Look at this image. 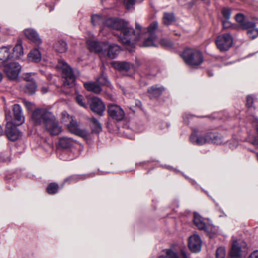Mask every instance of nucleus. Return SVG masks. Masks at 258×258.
<instances>
[{"mask_svg":"<svg viewBox=\"0 0 258 258\" xmlns=\"http://www.w3.org/2000/svg\"><path fill=\"white\" fill-rule=\"evenodd\" d=\"M107 27L110 29L118 31L117 34L120 41L125 44L132 45V42L139 39L141 37L139 34L135 33L133 28L128 26V23L122 19L108 18L104 20L103 27Z\"/></svg>","mask_w":258,"mask_h":258,"instance_id":"f257e3e1","label":"nucleus"},{"mask_svg":"<svg viewBox=\"0 0 258 258\" xmlns=\"http://www.w3.org/2000/svg\"><path fill=\"white\" fill-rule=\"evenodd\" d=\"M32 119L36 125H41L51 135H58L62 131L54 115L45 109L34 110L32 114Z\"/></svg>","mask_w":258,"mask_h":258,"instance_id":"f03ea898","label":"nucleus"},{"mask_svg":"<svg viewBox=\"0 0 258 258\" xmlns=\"http://www.w3.org/2000/svg\"><path fill=\"white\" fill-rule=\"evenodd\" d=\"M158 23L157 21H154L148 26L147 29V31L145 32V29H143L142 26L140 25L138 22L135 23V31L136 34H139L140 38L138 39L134 40L138 41L140 40L141 38H144V41L143 42V45L146 47L154 46V41L155 39L157 38L155 32L158 28Z\"/></svg>","mask_w":258,"mask_h":258,"instance_id":"7ed1b4c3","label":"nucleus"},{"mask_svg":"<svg viewBox=\"0 0 258 258\" xmlns=\"http://www.w3.org/2000/svg\"><path fill=\"white\" fill-rule=\"evenodd\" d=\"M59 145L63 148L67 149L72 148V149L74 148L77 150L76 152L72 155H68L69 154V151H62L60 155V158L63 160H73L78 157L79 155L80 152L83 149V147L80 143L71 138L66 137L60 138L59 140Z\"/></svg>","mask_w":258,"mask_h":258,"instance_id":"20e7f679","label":"nucleus"},{"mask_svg":"<svg viewBox=\"0 0 258 258\" xmlns=\"http://www.w3.org/2000/svg\"><path fill=\"white\" fill-rule=\"evenodd\" d=\"M180 55L185 63L191 66H199L203 61L202 52L195 49L186 48Z\"/></svg>","mask_w":258,"mask_h":258,"instance_id":"39448f33","label":"nucleus"},{"mask_svg":"<svg viewBox=\"0 0 258 258\" xmlns=\"http://www.w3.org/2000/svg\"><path fill=\"white\" fill-rule=\"evenodd\" d=\"M11 112L10 110H6V119L8 120L6 124V134L8 138L11 141L17 140L20 136V132L17 129L16 125L11 120Z\"/></svg>","mask_w":258,"mask_h":258,"instance_id":"423d86ee","label":"nucleus"},{"mask_svg":"<svg viewBox=\"0 0 258 258\" xmlns=\"http://www.w3.org/2000/svg\"><path fill=\"white\" fill-rule=\"evenodd\" d=\"M137 67L134 64L126 61H113L111 64L112 67L117 70L126 73L127 76H131L134 74L137 68L139 67L140 64L136 62Z\"/></svg>","mask_w":258,"mask_h":258,"instance_id":"0eeeda50","label":"nucleus"},{"mask_svg":"<svg viewBox=\"0 0 258 258\" xmlns=\"http://www.w3.org/2000/svg\"><path fill=\"white\" fill-rule=\"evenodd\" d=\"M216 44L221 51H227L233 44V37L229 33L220 35L216 38Z\"/></svg>","mask_w":258,"mask_h":258,"instance_id":"6e6552de","label":"nucleus"},{"mask_svg":"<svg viewBox=\"0 0 258 258\" xmlns=\"http://www.w3.org/2000/svg\"><path fill=\"white\" fill-rule=\"evenodd\" d=\"M21 70V66L16 62H12L4 66V71L7 77L11 80H16Z\"/></svg>","mask_w":258,"mask_h":258,"instance_id":"1a4fd4ad","label":"nucleus"},{"mask_svg":"<svg viewBox=\"0 0 258 258\" xmlns=\"http://www.w3.org/2000/svg\"><path fill=\"white\" fill-rule=\"evenodd\" d=\"M189 140L192 144L196 145L209 144V141H211L209 138L208 133L202 134L198 130L194 131L191 134Z\"/></svg>","mask_w":258,"mask_h":258,"instance_id":"9d476101","label":"nucleus"},{"mask_svg":"<svg viewBox=\"0 0 258 258\" xmlns=\"http://www.w3.org/2000/svg\"><path fill=\"white\" fill-rule=\"evenodd\" d=\"M66 125L71 133L84 138H87L88 137L89 134L88 132L85 129L81 128L76 120L74 119H71V121Z\"/></svg>","mask_w":258,"mask_h":258,"instance_id":"9b49d317","label":"nucleus"},{"mask_svg":"<svg viewBox=\"0 0 258 258\" xmlns=\"http://www.w3.org/2000/svg\"><path fill=\"white\" fill-rule=\"evenodd\" d=\"M108 113L110 117L117 121L122 120L125 116V113L122 108L116 104L108 105Z\"/></svg>","mask_w":258,"mask_h":258,"instance_id":"f8f14e48","label":"nucleus"},{"mask_svg":"<svg viewBox=\"0 0 258 258\" xmlns=\"http://www.w3.org/2000/svg\"><path fill=\"white\" fill-rule=\"evenodd\" d=\"M91 110L95 113L102 116L105 109V106L102 101L98 97L92 98L90 101Z\"/></svg>","mask_w":258,"mask_h":258,"instance_id":"ddd939ff","label":"nucleus"},{"mask_svg":"<svg viewBox=\"0 0 258 258\" xmlns=\"http://www.w3.org/2000/svg\"><path fill=\"white\" fill-rule=\"evenodd\" d=\"M57 67L61 69L63 75L66 79H69L72 81L74 80V75L72 69L63 59L58 60Z\"/></svg>","mask_w":258,"mask_h":258,"instance_id":"4468645a","label":"nucleus"},{"mask_svg":"<svg viewBox=\"0 0 258 258\" xmlns=\"http://www.w3.org/2000/svg\"><path fill=\"white\" fill-rule=\"evenodd\" d=\"M202 246V240L198 235L194 234L189 238L188 247L194 252H199Z\"/></svg>","mask_w":258,"mask_h":258,"instance_id":"2eb2a0df","label":"nucleus"},{"mask_svg":"<svg viewBox=\"0 0 258 258\" xmlns=\"http://www.w3.org/2000/svg\"><path fill=\"white\" fill-rule=\"evenodd\" d=\"M120 50V47L115 44H108L106 43L104 44L103 52H107V55L111 59L115 58Z\"/></svg>","mask_w":258,"mask_h":258,"instance_id":"dca6fc26","label":"nucleus"},{"mask_svg":"<svg viewBox=\"0 0 258 258\" xmlns=\"http://www.w3.org/2000/svg\"><path fill=\"white\" fill-rule=\"evenodd\" d=\"M14 119L17 125L23 124L25 121V117L23 115L21 106L17 104L14 105L13 108Z\"/></svg>","mask_w":258,"mask_h":258,"instance_id":"f3484780","label":"nucleus"},{"mask_svg":"<svg viewBox=\"0 0 258 258\" xmlns=\"http://www.w3.org/2000/svg\"><path fill=\"white\" fill-rule=\"evenodd\" d=\"M24 34L27 38L35 44L39 45L41 43L42 40L35 30L31 28L26 29L24 30Z\"/></svg>","mask_w":258,"mask_h":258,"instance_id":"a211bd4d","label":"nucleus"},{"mask_svg":"<svg viewBox=\"0 0 258 258\" xmlns=\"http://www.w3.org/2000/svg\"><path fill=\"white\" fill-rule=\"evenodd\" d=\"M246 244L244 242L240 245L237 241H234L232 245L230 251V256L232 258H239L241 256V252L245 248Z\"/></svg>","mask_w":258,"mask_h":258,"instance_id":"6ab92c4d","label":"nucleus"},{"mask_svg":"<svg viewBox=\"0 0 258 258\" xmlns=\"http://www.w3.org/2000/svg\"><path fill=\"white\" fill-rule=\"evenodd\" d=\"M10 49L11 46H3L0 48V64H5L12 57Z\"/></svg>","mask_w":258,"mask_h":258,"instance_id":"aec40b11","label":"nucleus"},{"mask_svg":"<svg viewBox=\"0 0 258 258\" xmlns=\"http://www.w3.org/2000/svg\"><path fill=\"white\" fill-rule=\"evenodd\" d=\"M194 222L200 230L209 232V226L204 222L203 218L197 213L194 214Z\"/></svg>","mask_w":258,"mask_h":258,"instance_id":"412c9836","label":"nucleus"},{"mask_svg":"<svg viewBox=\"0 0 258 258\" xmlns=\"http://www.w3.org/2000/svg\"><path fill=\"white\" fill-rule=\"evenodd\" d=\"M105 42H99L98 41L88 40L87 44L89 50L95 52H103L104 44Z\"/></svg>","mask_w":258,"mask_h":258,"instance_id":"4be33fe9","label":"nucleus"},{"mask_svg":"<svg viewBox=\"0 0 258 258\" xmlns=\"http://www.w3.org/2000/svg\"><path fill=\"white\" fill-rule=\"evenodd\" d=\"M164 90V88L163 87L156 85L149 88L148 92L151 97H158L161 95Z\"/></svg>","mask_w":258,"mask_h":258,"instance_id":"5701e85b","label":"nucleus"},{"mask_svg":"<svg viewBox=\"0 0 258 258\" xmlns=\"http://www.w3.org/2000/svg\"><path fill=\"white\" fill-rule=\"evenodd\" d=\"M22 43L21 40L19 39L17 44L13 48V54L16 58L20 59L24 55L23 47Z\"/></svg>","mask_w":258,"mask_h":258,"instance_id":"b1692460","label":"nucleus"},{"mask_svg":"<svg viewBox=\"0 0 258 258\" xmlns=\"http://www.w3.org/2000/svg\"><path fill=\"white\" fill-rule=\"evenodd\" d=\"M28 58L29 61L38 62L41 59V54L37 48L32 50L28 55Z\"/></svg>","mask_w":258,"mask_h":258,"instance_id":"393cba45","label":"nucleus"},{"mask_svg":"<svg viewBox=\"0 0 258 258\" xmlns=\"http://www.w3.org/2000/svg\"><path fill=\"white\" fill-rule=\"evenodd\" d=\"M208 136L211 140L209 141V143L221 144L223 142V137L220 134L209 132Z\"/></svg>","mask_w":258,"mask_h":258,"instance_id":"a878e982","label":"nucleus"},{"mask_svg":"<svg viewBox=\"0 0 258 258\" xmlns=\"http://www.w3.org/2000/svg\"><path fill=\"white\" fill-rule=\"evenodd\" d=\"M84 87L88 91L93 92L96 94L99 93L102 90L99 85L93 82L84 83Z\"/></svg>","mask_w":258,"mask_h":258,"instance_id":"bb28decb","label":"nucleus"},{"mask_svg":"<svg viewBox=\"0 0 258 258\" xmlns=\"http://www.w3.org/2000/svg\"><path fill=\"white\" fill-rule=\"evenodd\" d=\"M37 85L35 82H27L23 87L24 91L29 95L35 93Z\"/></svg>","mask_w":258,"mask_h":258,"instance_id":"cd10ccee","label":"nucleus"},{"mask_svg":"<svg viewBox=\"0 0 258 258\" xmlns=\"http://www.w3.org/2000/svg\"><path fill=\"white\" fill-rule=\"evenodd\" d=\"M54 48L56 51L63 53L67 50V45L65 41L60 40L55 43Z\"/></svg>","mask_w":258,"mask_h":258,"instance_id":"c85d7f7f","label":"nucleus"},{"mask_svg":"<svg viewBox=\"0 0 258 258\" xmlns=\"http://www.w3.org/2000/svg\"><path fill=\"white\" fill-rule=\"evenodd\" d=\"M175 20L173 13H164L163 17V23L166 25H169Z\"/></svg>","mask_w":258,"mask_h":258,"instance_id":"c756f323","label":"nucleus"},{"mask_svg":"<svg viewBox=\"0 0 258 258\" xmlns=\"http://www.w3.org/2000/svg\"><path fill=\"white\" fill-rule=\"evenodd\" d=\"M91 127L94 133H99L102 131V126L100 122L95 118H91Z\"/></svg>","mask_w":258,"mask_h":258,"instance_id":"7c9ffc66","label":"nucleus"},{"mask_svg":"<svg viewBox=\"0 0 258 258\" xmlns=\"http://www.w3.org/2000/svg\"><path fill=\"white\" fill-rule=\"evenodd\" d=\"M105 18H102L98 15H94L92 16V23L93 25H100L103 27Z\"/></svg>","mask_w":258,"mask_h":258,"instance_id":"2f4dec72","label":"nucleus"},{"mask_svg":"<svg viewBox=\"0 0 258 258\" xmlns=\"http://www.w3.org/2000/svg\"><path fill=\"white\" fill-rule=\"evenodd\" d=\"M166 256L161 255L159 258H179L176 252L171 249H166Z\"/></svg>","mask_w":258,"mask_h":258,"instance_id":"473e14b6","label":"nucleus"},{"mask_svg":"<svg viewBox=\"0 0 258 258\" xmlns=\"http://www.w3.org/2000/svg\"><path fill=\"white\" fill-rule=\"evenodd\" d=\"M248 37L251 39H254L258 36V28L256 26L247 31Z\"/></svg>","mask_w":258,"mask_h":258,"instance_id":"72a5a7b5","label":"nucleus"},{"mask_svg":"<svg viewBox=\"0 0 258 258\" xmlns=\"http://www.w3.org/2000/svg\"><path fill=\"white\" fill-rule=\"evenodd\" d=\"M58 185L55 183H50L47 188V191L49 194H55L58 190Z\"/></svg>","mask_w":258,"mask_h":258,"instance_id":"f704fd0d","label":"nucleus"},{"mask_svg":"<svg viewBox=\"0 0 258 258\" xmlns=\"http://www.w3.org/2000/svg\"><path fill=\"white\" fill-rule=\"evenodd\" d=\"M255 22L254 21H250L248 20H246L244 23L243 24L242 28L243 29H246L247 31L255 27Z\"/></svg>","mask_w":258,"mask_h":258,"instance_id":"c9c22d12","label":"nucleus"},{"mask_svg":"<svg viewBox=\"0 0 258 258\" xmlns=\"http://www.w3.org/2000/svg\"><path fill=\"white\" fill-rule=\"evenodd\" d=\"M75 100L77 103L81 107L85 108L87 107V104L84 102V98L82 95H77L75 97Z\"/></svg>","mask_w":258,"mask_h":258,"instance_id":"e433bc0d","label":"nucleus"},{"mask_svg":"<svg viewBox=\"0 0 258 258\" xmlns=\"http://www.w3.org/2000/svg\"><path fill=\"white\" fill-rule=\"evenodd\" d=\"M61 119L62 122L66 125L71 121V119L73 118L66 111H63L61 113Z\"/></svg>","mask_w":258,"mask_h":258,"instance_id":"4c0bfd02","label":"nucleus"},{"mask_svg":"<svg viewBox=\"0 0 258 258\" xmlns=\"http://www.w3.org/2000/svg\"><path fill=\"white\" fill-rule=\"evenodd\" d=\"M222 14L223 16L222 19L229 20L231 15V10L229 8H224L222 10Z\"/></svg>","mask_w":258,"mask_h":258,"instance_id":"58836bf2","label":"nucleus"},{"mask_svg":"<svg viewBox=\"0 0 258 258\" xmlns=\"http://www.w3.org/2000/svg\"><path fill=\"white\" fill-rule=\"evenodd\" d=\"M89 175H74L70 176L68 178L66 179L65 181H67L68 180H75L78 179H84L88 177H89Z\"/></svg>","mask_w":258,"mask_h":258,"instance_id":"ea45409f","label":"nucleus"},{"mask_svg":"<svg viewBox=\"0 0 258 258\" xmlns=\"http://www.w3.org/2000/svg\"><path fill=\"white\" fill-rule=\"evenodd\" d=\"M216 258H225V250L223 247H220L216 250Z\"/></svg>","mask_w":258,"mask_h":258,"instance_id":"a19ab883","label":"nucleus"},{"mask_svg":"<svg viewBox=\"0 0 258 258\" xmlns=\"http://www.w3.org/2000/svg\"><path fill=\"white\" fill-rule=\"evenodd\" d=\"M235 19L237 22L239 23L241 27L246 20L245 19L244 15L242 14H237L235 16Z\"/></svg>","mask_w":258,"mask_h":258,"instance_id":"79ce46f5","label":"nucleus"},{"mask_svg":"<svg viewBox=\"0 0 258 258\" xmlns=\"http://www.w3.org/2000/svg\"><path fill=\"white\" fill-rule=\"evenodd\" d=\"M160 44L162 46L166 47H171L173 46V42L168 39H162L160 40Z\"/></svg>","mask_w":258,"mask_h":258,"instance_id":"37998d69","label":"nucleus"},{"mask_svg":"<svg viewBox=\"0 0 258 258\" xmlns=\"http://www.w3.org/2000/svg\"><path fill=\"white\" fill-rule=\"evenodd\" d=\"M96 80L100 85H106L108 82L107 77L103 74L97 78Z\"/></svg>","mask_w":258,"mask_h":258,"instance_id":"c03bdc74","label":"nucleus"},{"mask_svg":"<svg viewBox=\"0 0 258 258\" xmlns=\"http://www.w3.org/2000/svg\"><path fill=\"white\" fill-rule=\"evenodd\" d=\"M248 142L258 148V136H253L248 138Z\"/></svg>","mask_w":258,"mask_h":258,"instance_id":"a18cd8bd","label":"nucleus"},{"mask_svg":"<svg viewBox=\"0 0 258 258\" xmlns=\"http://www.w3.org/2000/svg\"><path fill=\"white\" fill-rule=\"evenodd\" d=\"M222 22L223 27L224 29L230 28L233 27L231 23L229 21V20L222 19Z\"/></svg>","mask_w":258,"mask_h":258,"instance_id":"49530a36","label":"nucleus"},{"mask_svg":"<svg viewBox=\"0 0 258 258\" xmlns=\"http://www.w3.org/2000/svg\"><path fill=\"white\" fill-rule=\"evenodd\" d=\"M135 3V0H124V4L127 9L133 8Z\"/></svg>","mask_w":258,"mask_h":258,"instance_id":"de8ad7c7","label":"nucleus"},{"mask_svg":"<svg viewBox=\"0 0 258 258\" xmlns=\"http://www.w3.org/2000/svg\"><path fill=\"white\" fill-rule=\"evenodd\" d=\"M10 161V156H6L4 153L0 154V162H7Z\"/></svg>","mask_w":258,"mask_h":258,"instance_id":"09e8293b","label":"nucleus"},{"mask_svg":"<svg viewBox=\"0 0 258 258\" xmlns=\"http://www.w3.org/2000/svg\"><path fill=\"white\" fill-rule=\"evenodd\" d=\"M32 75H34V73H26L24 76V79L28 82H34L31 77Z\"/></svg>","mask_w":258,"mask_h":258,"instance_id":"8fccbe9b","label":"nucleus"},{"mask_svg":"<svg viewBox=\"0 0 258 258\" xmlns=\"http://www.w3.org/2000/svg\"><path fill=\"white\" fill-rule=\"evenodd\" d=\"M248 258H258V250L252 252L248 257Z\"/></svg>","mask_w":258,"mask_h":258,"instance_id":"3c124183","label":"nucleus"},{"mask_svg":"<svg viewBox=\"0 0 258 258\" xmlns=\"http://www.w3.org/2000/svg\"><path fill=\"white\" fill-rule=\"evenodd\" d=\"M191 115L190 114L185 113L183 116L184 121L186 123H188V119L191 117Z\"/></svg>","mask_w":258,"mask_h":258,"instance_id":"603ef678","label":"nucleus"},{"mask_svg":"<svg viewBox=\"0 0 258 258\" xmlns=\"http://www.w3.org/2000/svg\"><path fill=\"white\" fill-rule=\"evenodd\" d=\"M247 104L249 105V106H250L252 103V98L250 97V96H248L247 98Z\"/></svg>","mask_w":258,"mask_h":258,"instance_id":"864d4df0","label":"nucleus"},{"mask_svg":"<svg viewBox=\"0 0 258 258\" xmlns=\"http://www.w3.org/2000/svg\"><path fill=\"white\" fill-rule=\"evenodd\" d=\"M48 89L47 87H42L41 89V91L42 94L46 93L48 92Z\"/></svg>","mask_w":258,"mask_h":258,"instance_id":"5fc2aeb1","label":"nucleus"},{"mask_svg":"<svg viewBox=\"0 0 258 258\" xmlns=\"http://www.w3.org/2000/svg\"><path fill=\"white\" fill-rule=\"evenodd\" d=\"M181 253L183 258H188L185 252L183 250H181Z\"/></svg>","mask_w":258,"mask_h":258,"instance_id":"6e6d98bb","label":"nucleus"},{"mask_svg":"<svg viewBox=\"0 0 258 258\" xmlns=\"http://www.w3.org/2000/svg\"><path fill=\"white\" fill-rule=\"evenodd\" d=\"M25 104L28 107H29L32 105V103L30 102L26 101Z\"/></svg>","mask_w":258,"mask_h":258,"instance_id":"4d7b16f0","label":"nucleus"},{"mask_svg":"<svg viewBox=\"0 0 258 258\" xmlns=\"http://www.w3.org/2000/svg\"><path fill=\"white\" fill-rule=\"evenodd\" d=\"M3 134V129L1 127V126L0 125V136H2Z\"/></svg>","mask_w":258,"mask_h":258,"instance_id":"13d9d810","label":"nucleus"},{"mask_svg":"<svg viewBox=\"0 0 258 258\" xmlns=\"http://www.w3.org/2000/svg\"><path fill=\"white\" fill-rule=\"evenodd\" d=\"M2 77H3L2 74L0 72V82L2 80V78H3Z\"/></svg>","mask_w":258,"mask_h":258,"instance_id":"bf43d9fd","label":"nucleus"},{"mask_svg":"<svg viewBox=\"0 0 258 258\" xmlns=\"http://www.w3.org/2000/svg\"><path fill=\"white\" fill-rule=\"evenodd\" d=\"M256 131H257V132L258 133V123L256 124Z\"/></svg>","mask_w":258,"mask_h":258,"instance_id":"052dcab7","label":"nucleus"},{"mask_svg":"<svg viewBox=\"0 0 258 258\" xmlns=\"http://www.w3.org/2000/svg\"><path fill=\"white\" fill-rule=\"evenodd\" d=\"M209 76H213V74H212V73H210V74L209 73Z\"/></svg>","mask_w":258,"mask_h":258,"instance_id":"680f3d73","label":"nucleus"},{"mask_svg":"<svg viewBox=\"0 0 258 258\" xmlns=\"http://www.w3.org/2000/svg\"><path fill=\"white\" fill-rule=\"evenodd\" d=\"M209 76H213V74H212V73H210V74L209 73Z\"/></svg>","mask_w":258,"mask_h":258,"instance_id":"e2e57ef3","label":"nucleus"},{"mask_svg":"<svg viewBox=\"0 0 258 258\" xmlns=\"http://www.w3.org/2000/svg\"><path fill=\"white\" fill-rule=\"evenodd\" d=\"M103 28H101V29L100 30V31H101V32H102V31H103Z\"/></svg>","mask_w":258,"mask_h":258,"instance_id":"0e129e2a","label":"nucleus"}]
</instances>
